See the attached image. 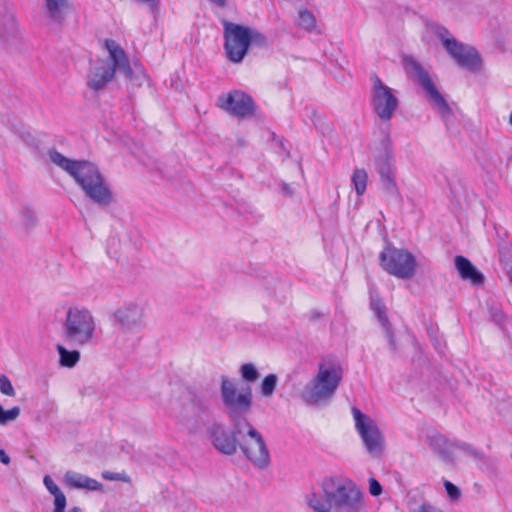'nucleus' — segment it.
Wrapping results in <instances>:
<instances>
[{"label":"nucleus","instance_id":"f257e3e1","mask_svg":"<svg viewBox=\"0 0 512 512\" xmlns=\"http://www.w3.org/2000/svg\"><path fill=\"white\" fill-rule=\"evenodd\" d=\"M221 400L225 414L233 427L214 421L206 428L207 437L214 449L225 456H233L238 452L241 435L238 428L243 422H247L253 405L252 390L248 387L243 392H238L236 385L228 377H221Z\"/></svg>","mask_w":512,"mask_h":512},{"label":"nucleus","instance_id":"f03ea898","mask_svg":"<svg viewBox=\"0 0 512 512\" xmlns=\"http://www.w3.org/2000/svg\"><path fill=\"white\" fill-rule=\"evenodd\" d=\"M48 156L53 164L74 179L93 203L99 206L113 203V192L96 164L87 160L69 159L56 149H50Z\"/></svg>","mask_w":512,"mask_h":512},{"label":"nucleus","instance_id":"7ed1b4c3","mask_svg":"<svg viewBox=\"0 0 512 512\" xmlns=\"http://www.w3.org/2000/svg\"><path fill=\"white\" fill-rule=\"evenodd\" d=\"M105 47L109 52V60H100L91 68L87 86L94 92L104 90L116 71L122 73L134 87L142 86L147 79L142 65L138 61L130 63L123 48L114 40H106Z\"/></svg>","mask_w":512,"mask_h":512},{"label":"nucleus","instance_id":"20e7f679","mask_svg":"<svg viewBox=\"0 0 512 512\" xmlns=\"http://www.w3.org/2000/svg\"><path fill=\"white\" fill-rule=\"evenodd\" d=\"M321 489L324 500L317 494L307 497V504L314 512H362L364 509L363 493L349 480L336 477L323 479Z\"/></svg>","mask_w":512,"mask_h":512},{"label":"nucleus","instance_id":"39448f33","mask_svg":"<svg viewBox=\"0 0 512 512\" xmlns=\"http://www.w3.org/2000/svg\"><path fill=\"white\" fill-rule=\"evenodd\" d=\"M343 378V369L336 361L318 364L317 374L303 388L300 397L308 405L320 406L334 397Z\"/></svg>","mask_w":512,"mask_h":512},{"label":"nucleus","instance_id":"423d86ee","mask_svg":"<svg viewBox=\"0 0 512 512\" xmlns=\"http://www.w3.org/2000/svg\"><path fill=\"white\" fill-rule=\"evenodd\" d=\"M111 320L115 327L117 347H134L133 336L145 326V308L139 303H127L112 312Z\"/></svg>","mask_w":512,"mask_h":512},{"label":"nucleus","instance_id":"0eeeda50","mask_svg":"<svg viewBox=\"0 0 512 512\" xmlns=\"http://www.w3.org/2000/svg\"><path fill=\"white\" fill-rule=\"evenodd\" d=\"M96 320L91 310L83 306H70L62 326L64 339L75 346H85L95 337Z\"/></svg>","mask_w":512,"mask_h":512},{"label":"nucleus","instance_id":"6e6552de","mask_svg":"<svg viewBox=\"0 0 512 512\" xmlns=\"http://www.w3.org/2000/svg\"><path fill=\"white\" fill-rule=\"evenodd\" d=\"M403 64L405 69L421 86L433 109L437 111L441 119L445 122L446 127L449 128L452 110L443 95L438 91L429 75V72L425 70L412 56H405L403 58Z\"/></svg>","mask_w":512,"mask_h":512},{"label":"nucleus","instance_id":"1a4fd4ad","mask_svg":"<svg viewBox=\"0 0 512 512\" xmlns=\"http://www.w3.org/2000/svg\"><path fill=\"white\" fill-rule=\"evenodd\" d=\"M238 432L241 435L239 449L255 468L265 470L271 463L269 449L261 433L249 422H243Z\"/></svg>","mask_w":512,"mask_h":512},{"label":"nucleus","instance_id":"9d476101","mask_svg":"<svg viewBox=\"0 0 512 512\" xmlns=\"http://www.w3.org/2000/svg\"><path fill=\"white\" fill-rule=\"evenodd\" d=\"M434 34L441 41L447 54L459 67L471 72L480 70L481 57L473 46L458 41L444 26L437 25L434 28Z\"/></svg>","mask_w":512,"mask_h":512},{"label":"nucleus","instance_id":"9b49d317","mask_svg":"<svg viewBox=\"0 0 512 512\" xmlns=\"http://www.w3.org/2000/svg\"><path fill=\"white\" fill-rule=\"evenodd\" d=\"M351 412L354 419L355 429L358 432L365 449L372 457H381L385 448V439L376 420L363 413L357 407H352Z\"/></svg>","mask_w":512,"mask_h":512},{"label":"nucleus","instance_id":"f8f14e48","mask_svg":"<svg viewBox=\"0 0 512 512\" xmlns=\"http://www.w3.org/2000/svg\"><path fill=\"white\" fill-rule=\"evenodd\" d=\"M382 268L400 279H410L416 272V259L405 249L386 247L380 253Z\"/></svg>","mask_w":512,"mask_h":512},{"label":"nucleus","instance_id":"ddd939ff","mask_svg":"<svg viewBox=\"0 0 512 512\" xmlns=\"http://www.w3.org/2000/svg\"><path fill=\"white\" fill-rule=\"evenodd\" d=\"M222 24L226 56L231 62L240 63L249 50L248 27L227 20Z\"/></svg>","mask_w":512,"mask_h":512},{"label":"nucleus","instance_id":"4468645a","mask_svg":"<svg viewBox=\"0 0 512 512\" xmlns=\"http://www.w3.org/2000/svg\"><path fill=\"white\" fill-rule=\"evenodd\" d=\"M371 81L372 108L381 121H390L398 109L399 99L393 89L384 84L376 74L371 77Z\"/></svg>","mask_w":512,"mask_h":512},{"label":"nucleus","instance_id":"2eb2a0df","mask_svg":"<svg viewBox=\"0 0 512 512\" xmlns=\"http://www.w3.org/2000/svg\"><path fill=\"white\" fill-rule=\"evenodd\" d=\"M374 166L379 174L382 189L390 195H397L396 166L389 143H387L384 150L375 157Z\"/></svg>","mask_w":512,"mask_h":512},{"label":"nucleus","instance_id":"dca6fc26","mask_svg":"<svg viewBox=\"0 0 512 512\" xmlns=\"http://www.w3.org/2000/svg\"><path fill=\"white\" fill-rule=\"evenodd\" d=\"M218 103L221 109L238 118L252 116L255 112V103L251 96L240 90L219 96Z\"/></svg>","mask_w":512,"mask_h":512},{"label":"nucleus","instance_id":"f3484780","mask_svg":"<svg viewBox=\"0 0 512 512\" xmlns=\"http://www.w3.org/2000/svg\"><path fill=\"white\" fill-rule=\"evenodd\" d=\"M369 294H370V308L377 315V319H378L381 327L384 330V334H385L386 339L388 340L389 347H390L391 351L396 352L397 346H396L392 326H391L389 319L386 315V307H385L382 299L378 295L377 291L373 287L370 288Z\"/></svg>","mask_w":512,"mask_h":512},{"label":"nucleus","instance_id":"a211bd4d","mask_svg":"<svg viewBox=\"0 0 512 512\" xmlns=\"http://www.w3.org/2000/svg\"><path fill=\"white\" fill-rule=\"evenodd\" d=\"M455 267L461 279L470 281L473 285H481L484 283V275L478 271L477 268L466 257L456 256Z\"/></svg>","mask_w":512,"mask_h":512},{"label":"nucleus","instance_id":"6ab92c4d","mask_svg":"<svg viewBox=\"0 0 512 512\" xmlns=\"http://www.w3.org/2000/svg\"><path fill=\"white\" fill-rule=\"evenodd\" d=\"M64 482L71 488L89 491H98L103 487L97 480L75 471H67L64 475Z\"/></svg>","mask_w":512,"mask_h":512},{"label":"nucleus","instance_id":"aec40b11","mask_svg":"<svg viewBox=\"0 0 512 512\" xmlns=\"http://www.w3.org/2000/svg\"><path fill=\"white\" fill-rule=\"evenodd\" d=\"M45 9L49 19L55 23L61 24L65 20L68 11L71 8L69 0H44Z\"/></svg>","mask_w":512,"mask_h":512},{"label":"nucleus","instance_id":"412c9836","mask_svg":"<svg viewBox=\"0 0 512 512\" xmlns=\"http://www.w3.org/2000/svg\"><path fill=\"white\" fill-rule=\"evenodd\" d=\"M427 442L431 450L438 454L442 459L451 460L450 447L453 446V443H450L445 436L435 433L428 436Z\"/></svg>","mask_w":512,"mask_h":512},{"label":"nucleus","instance_id":"4be33fe9","mask_svg":"<svg viewBox=\"0 0 512 512\" xmlns=\"http://www.w3.org/2000/svg\"><path fill=\"white\" fill-rule=\"evenodd\" d=\"M43 484L49 491V493L54 496V507L52 512H60L62 509H66L67 498L65 494L61 491V489L58 487V485L55 484L51 476L45 475L43 478Z\"/></svg>","mask_w":512,"mask_h":512},{"label":"nucleus","instance_id":"5701e85b","mask_svg":"<svg viewBox=\"0 0 512 512\" xmlns=\"http://www.w3.org/2000/svg\"><path fill=\"white\" fill-rule=\"evenodd\" d=\"M56 350L59 354V365L64 368H74L80 361V352L78 350H68L63 345L58 344Z\"/></svg>","mask_w":512,"mask_h":512},{"label":"nucleus","instance_id":"b1692460","mask_svg":"<svg viewBox=\"0 0 512 512\" xmlns=\"http://www.w3.org/2000/svg\"><path fill=\"white\" fill-rule=\"evenodd\" d=\"M17 32V25L13 15H5L1 20L0 39L8 41L9 37H12Z\"/></svg>","mask_w":512,"mask_h":512},{"label":"nucleus","instance_id":"393cba45","mask_svg":"<svg viewBox=\"0 0 512 512\" xmlns=\"http://www.w3.org/2000/svg\"><path fill=\"white\" fill-rule=\"evenodd\" d=\"M278 376L276 374H268L265 376L260 384V393L263 397H271L277 387Z\"/></svg>","mask_w":512,"mask_h":512},{"label":"nucleus","instance_id":"a878e982","mask_svg":"<svg viewBox=\"0 0 512 512\" xmlns=\"http://www.w3.org/2000/svg\"><path fill=\"white\" fill-rule=\"evenodd\" d=\"M367 179L368 175L364 169H357L352 175V182L359 196L363 195L366 191Z\"/></svg>","mask_w":512,"mask_h":512},{"label":"nucleus","instance_id":"bb28decb","mask_svg":"<svg viewBox=\"0 0 512 512\" xmlns=\"http://www.w3.org/2000/svg\"><path fill=\"white\" fill-rule=\"evenodd\" d=\"M239 373L241 375V378L248 383H254L260 377V374L253 363L242 364L239 367Z\"/></svg>","mask_w":512,"mask_h":512},{"label":"nucleus","instance_id":"cd10ccee","mask_svg":"<svg viewBox=\"0 0 512 512\" xmlns=\"http://www.w3.org/2000/svg\"><path fill=\"white\" fill-rule=\"evenodd\" d=\"M298 25L300 28L311 31L316 27V19L308 9H302L298 15Z\"/></svg>","mask_w":512,"mask_h":512},{"label":"nucleus","instance_id":"c85d7f7f","mask_svg":"<svg viewBox=\"0 0 512 512\" xmlns=\"http://www.w3.org/2000/svg\"><path fill=\"white\" fill-rule=\"evenodd\" d=\"M21 413V409L18 406H14L8 410H5L0 404V426H6L11 422H14Z\"/></svg>","mask_w":512,"mask_h":512},{"label":"nucleus","instance_id":"c756f323","mask_svg":"<svg viewBox=\"0 0 512 512\" xmlns=\"http://www.w3.org/2000/svg\"><path fill=\"white\" fill-rule=\"evenodd\" d=\"M248 38H249V47L253 44L258 47H267L268 41L264 34L260 31L248 27Z\"/></svg>","mask_w":512,"mask_h":512},{"label":"nucleus","instance_id":"7c9ffc66","mask_svg":"<svg viewBox=\"0 0 512 512\" xmlns=\"http://www.w3.org/2000/svg\"><path fill=\"white\" fill-rule=\"evenodd\" d=\"M500 261L512 282V250L509 247L500 250Z\"/></svg>","mask_w":512,"mask_h":512},{"label":"nucleus","instance_id":"2f4dec72","mask_svg":"<svg viewBox=\"0 0 512 512\" xmlns=\"http://www.w3.org/2000/svg\"><path fill=\"white\" fill-rule=\"evenodd\" d=\"M23 224L26 228H32L37 222L36 213L29 207H24L21 211Z\"/></svg>","mask_w":512,"mask_h":512},{"label":"nucleus","instance_id":"473e14b6","mask_svg":"<svg viewBox=\"0 0 512 512\" xmlns=\"http://www.w3.org/2000/svg\"><path fill=\"white\" fill-rule=\"evenodd\" d=\"M453 446L457 447L458 449L462 450L465 454L471 456L474 459H481L482 453L478 450H476L473 446H471L468 443L465 442H453Z\"/></svg>","mask_w":512,"mask_h":512},{"label":"nucleus","instance_id":"72a5a7b5","mask_svg":"<svg viewBox=\"0 0 512 512\" xmlns=\"http://www.w3.org/2000/svg\"><path fill=\"white\" fill-rule=\"evenodd\" d=\"M0 392L6 396H15V389L6 375H0Z\"/></svg>","mask_w":512,"mask_h":512},{"label":"nucleus","instance_id":"f704fd0d","mask_svg":"<svg viewBox=\"0 0 512 512\" xmlns=\"http://www.w3.org/2000/svg\"><path fill=\"white\" fill-rule=\"evenodd\" d=\"M102 477L105 479V480H109V481H122V482H130V477L126 474V473H114V472H110V471H104L102 473Z\"/></svg>","mask_w":512,"mask_h":512},{"label":"nucleus","instance_id":"c9c22d12","mask_svg":"<svg viewBox=\"0 0 512 512\" xmlns=\"http://www.w3.org/2000/svg\"><path fill=\"white\" fill-rule=\"evenodd\" d=\"M444 486H445V489H446V492H447L448 496L452 500H456V499H458L460 497V490L453 483H451L450 481L446 480L444 482Z\"/></svg>","mask_w":512,"mask_h":512},{"label":"nucleus","instance_id":"e433bc0d","mask_svg":"<svg viewBox=\"0 0 512 512\" xmlns=\"http://www.w3.org/2000/svg\"><path fill=\"white\" fill-rule=\"evenodd\" d=\"M369 491L373 496H379L382 493V486L375 478L369 479Z\"/></svg>","mask_w":512,"mask_h":512},{"label":"nucleus","instance_id":"4c0bfd02","mask_svg":"<svg viewBox=\"0 0 512 512\" xmlns=\"http://www.w3.org/2000/svg\"><path fill=\"white\" fill-rule=\"evenodd\" d=\"M413 512H443L440 508L430 504L422 503L419 507L415 508Z\"/></svg>","mask_w":512,"mask_h":512},{"label":"nucleus","instance_id":"58836bf2","mask_svg":"<svg viewBox=\"0 0 512 512\" xmlns=\"http://www.w3.org/2000/svg\"><path fill=\"white\" fill-rule=\"evenodd\" d=\"M280 192L287 197H291L294 194V190L287 183H282L280 187Z\"/></svg>","mask_w":512,"mask_h":512},{"label":"nucleus","instance_id":"ea45409f","mask_svg":"<svg viewBox=\"0 0 512 512\" xmlns=\"http://www.w3.org/2000/svg\"><path fill=\"white\" fill-rule=\"evenodd\" d=\"M492 319L493 321H495L497 324H501L504 320V315L502 312L500 311H495L493 314H492Z\"/></svg>","mask_w":512,"mask_h":512},{"label":"nucleus","instance_id":"a19ab883","mask_svg":"<svg viewBox=\"0 0 512 512\" xmlns=\"http://www.w3.org/2000/svg\"><path fill=\"white\" fill-rule=\"evenodd\" d=\"M0 462L5 464V465H8L10 463V457L2 449H0Z\"/></svg>","mask_w":512,"mask_h":512},{"label":"nucleus","instance_id":"79ce46f5","mask_svg":"<svg viewBox=\"0 0 512 512\" xmlns=\"http://www.w3.org/2000/svg\"><path fill=\"white\" fill-rule=\"evenodd\" d=\"M210 2H212L213 4L219 6V7H224L226 5V2L227 0H209Z\"/></svg>","mask_w":512,"mask_h":512},{"label":"nucleus","instance_id":"37998d69","mask_svg":"<svg viewBox=\"0 0 512 512\" xmlns=\"http://www.w3.org/2000/svg\"><path fill=\"white\" fill-rule=\"evenodd\" d=\"M138 3L154 4L157 0H136Z\"/></svg>","mask_w":512,"mask_h":512},{"label":"nucleus","instance_id":"c03bdc74","mask_svg":"<svg viewBox=\"0 0 512 512\" xmlns=\"http://www.w3.org/2000/svg\"><path fill=\"white\" fill-rule=\"evenodd\" d=\"M508 123L512 126V112L509 115Z\"/></svg>","mask_w":512,"mask_h":512}]
</instances>
